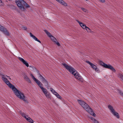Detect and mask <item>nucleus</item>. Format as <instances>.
<instances>
[{
    "label": "nucleus",
    "instance_id": "17",
    "mask_svg": "<svg viewBox=\"0 0 123 123\" xmlns=\"http://www.w3.org/2000/svg\"><path fill=\"white\" fill-rule=\"evenodd\" d=\"M108 107L109 109L111 111V112L112 113L113 112L115 111L114 109H113L112 106L110 105H109L108 106Z\"/></svg>",
    "mask_w": 123,
    "mask_h": 123
},
{
    "label": "nucleus",
    "instance_id": "13",
    "mask_svg": "<svg viewBox=\"0 0 123 123\" xmlns=\"http://www.w3.org/2000/svg\"><path fill=\"white\" fill-rule=\"evenodd\" d=\"M58 2L62 4V5L65 6H67V4L64 1L62 0H56Z\"/></svg>",
    "mask_w": 123,
    "mask_h": 123
},
{
    "label": "nucleus",
    "instance_id": "28",
    "mask_svg": "<svg viewBox=\"0 0 123 123\" xmlns=\"http://www.w3.org/2000/svg\"><path fill=\"white\" fill-rule=\"evenodd\" d=\"M81 10L82 11L85 12H87L88 10L86 9H85L83 8H81Z\"/></svg>",
    "mask_w": 123,
    "mask_h": 123
},
{
    "label": "nucleus",
    "instance_id": "14",
    "mask_svg": "<svg viewBox=\"0 0 123 123\" xmlns=\"http://www.w3.org/2000/svg\"><path fill=\"white\" fill-rule=\"evenodd\" d=\"M30 36L32 37L35 40L37 41L40 43H41V42L38 40L37 38L35 36L33 35L30 32Z\"/></svg>",
    "mask_w": 123,
    "mask_h": 123
},
{
    "label": "nucleus",
    "instance_id": "33",
    "mask_svg": "<svg viewBox=\"0 0 123 123\" xmlns=\"http://www.w3.org/2000/svg\"><path fill=\"white\" fill-rule=\"evenodd\" d=\"M37 72L38 75H39H39L41 74L39 73V71L38 70H37Z\"/></svg>",
    "mask_w": 123,
    "mask_h": 123
},
{
    "label": "nucleus",
    "instance_id": "23",
    "mask_svg": "<svg viewBox=\"0 0 123 123\" xmlns=\"http://www.w3.org/2000/svg\"><path fill=\"white\" fill-rule=\"evenodd\" d=\"M20 113L23 117H24L26 119L27 118L26 117V115L25 113H23L22 112H20Z\"/></svg>",
    "mask_w": 123,
    "mask_h": 123
},
{
    "label": "nucleus",
    "instance_id": "1",
    "mask_svg": "<svg viewBox=\"0 0 123 123\" xmlns=\"http://www.w3.org/2000/svg\"><path fill=\"white\" fill-rule=\"evenodd\" d=\"M8 86L11 88L17 97L20 99L23 100L25 102L27 101L25 99V96L19 90H18L8 80L5 83Z\"/></svg>",
    "mask_w": 123,
    "mask_h": 123
},
{
    "label": "nucleus",
    "instance_id": "21",
    "mask_svg": "<svg viewBox=\"0 0 123 123\" xmlns=\"http://www.w3.org/2000/svg\"><path fill=\"white\" fill-rule=\"evenodd\" d=\"M118 77L123 81V75L121 73H119L118 74Z\"/></svg>",
    "mask_w": 123,
    "mask_h": 123
},
{
    "label": "nucleus",
    "instance_id": "4",
    "mask_svg": "<svg viewBox=\"0 0 123 123\" xmlns=\"http://www.w3.org/2000/svg\"><path fill=\"white\" fill-rule=\"evenodd\" d=\"M15 2L18 7L23 11H25V8L24 7V6H25L26 8L30 7V6L23 0H16Z\"/></svg>",
    "mask_w": 123,
    "mask_h": 123
},
{
    "label": "nucleus",
    "instance_id": "29",
    "mask_svg": "<svg viewBox=\"0 0 123 123\" xmlns=\"http://www.w3.org/2000/svg\"><path fill=\"white\" fill-rule=\"evenodd\" d=\"M86 30L89 32L90 33L91 32V30L87 27Z\"/></svg>",
    "mask_w": 123,
    "mask_h": 123
},
{
    "label": "nucleus",
    "instance_id": "9",
    "mask_svg": "<svg viewBox=\"0 0 123 123\" xmlns=\"http://www.w3.org/2000/svg\"><path fill=\"white\" fill-rule=\"evenodd\" d=\"M42 91L48 98L49 99H51V96L46 88Z\"/></svg>",
    "mask_w": 123,
    "mask_h": 123
},
{
    "label": "nucleus",
    "instance_id": "36",
    "mask_svg": "<svg viewBox=\"0 0 123 123\" xmlns=\"http://www.w3.org/2000/svg\"><path fill=\"white\" fill-rule=\"evenodd\" d=\"M85 0L86 1H87L88 0Z\"/></svg>",
    "mask_w": 123,
    "mask_h": 123
},
{
    "label": "nucleus",
    "instance_id": "32",
    "mask_svg": "<svg viewBox=\"0 0 123 123\" xmlns=\"http://www.w3.org/2000/svg\"><path fill=\"white\" fill-rule=\"evenodd\" d=\"M56 96L57 97V98H58L59 99H62L61 97L58 94H57Z\"/></svg>",
    "mask_w": 123,
    "mask_h": 123
},
{
    "label": "nucleus",
    "instance_id": "25",
    "mask_svg": "<svg viewBox=\"0 0 123 123\" xmlns=\"http://www.w3.org/2000/svg\"><path fill=\"white\" fill-rule=\"evenodd\" d=\"M117 91L118 93L120 94L123 97V92H122L121 90L119 89H117Z\"/></svg>",
    "mask_w": 123,
    "mask_h": 123
},
{
    "label": "nucleus",
    "instance_id": "18",
    "mask_svg": "<svg viewBox=\"0 0 123 123\" xmlns=\"http://www.w3.org/2000/svg\"><path fill=\"white\" fill-rule=\"evenodd\" d=\"M112 113L114 116H116L117 118H119L118 114L117 112H115V111L113 112H112Z\"/></svg>",
    "mask_w": 123,
    "mask_h": 123
},
{
    "label": "nucleus",
    "instance_id": "6",
    "mask_svg": "<svg viewBox=\"0 0 123 123\" xmlns=\"http://www.w3.org/2000/svg\"><path fill=\"white\" fill-rule=\"evenodd\" d=\"M100 64L105 68L112 70L114 72H116L115 69L110 64L107 65L104 63L103 62L100 61Z\"/></svg>",
    "mask_w": 123,
    "mask_h": 123
},
{
    "label": "nucleus",
    "instance_id": "3",
    "mask_svg": "<svg viewBox=\"0 0 123 123\" xmlns=\"http://www.w3.org/2000/svg\"><path fill=\"white\" fill-rule=\"evenodd\" d=\"M63 65L68 70L74 75L76 78L80 81L81 80V77L72 67L65 63L63 64Z\"/></svg>",
    "mask_w": 123,
    "mask_h": 123
},
{
    "label": "nucleus",
    "instance_id": "24",
    "mask_svg": "<svg viewBox=\"0 0 123 123\" xmlns=\"http://www.w3.org/2000/svg\"><path fill=\"white\" fill-rule=\"evenodd\" d=\"M29 67L31 68V70L32 71H34L36 70V68L33 66H30Z\"/></svg>",
    "mask_w": 123,
    "mask_h": 123
},
{
    "label": "nucleus",
    "instance_id": "31",
    "mask_svg": "<svg viewBox=\"0 0 123 123\" xmlns=\"http://www.w3.org/2000/svg\"><path fill=\"white\" fill-rule=\"evenodd\" d=\"M22 28L25 30H26L27 29V27L24 25L22 26Z\"/></svg>",
    "mask_w": 123,
    "mask_h": 123
},
{
    "label": "nucleus",
    "instance_id": "16",
    "mask_svg": "<svg viewBox=\"0 0 123 123\" xmlns=\"http://www.w3.org/2000/svg\"><path fill=\"white\" fill-rule=\"evenodd\" d=\"M24 79L28 82H29L30 83H31V82L30 80L26 75H25L24 76Z\"/></svg>",
    "mask_w": 123,
    "mask_h": 123
},
{
    "label": "nucleus",
    "instance_id": "10",
    "mask_svg": "<svg viewBox=\"0 0 123 123\" xmlns=\"http://www.w3.org/2000/svg\"><path fill=\"white\" fill-rule=\"evenodd\" d=\"M18 58L21 62H22L27 67H28L29 66V64L27 62V61L24 60V59L23 58L20 57H18Z\"/></svg>",
    "mask_w": 123,
    "mask_h": 123
},
{
    "label": "nucleus",
    "instance_id": "8",
    "mask_svg": "<svg viewBox=\"0 0 123 123\" xmlns=\"http://www.w3.org/2000/svg\"><path fill=\"white\" fill-rule=\"evenodd\" d=\"M86 63L89 64L91 67L94 70H95L96 72H99L98 69L97 68V67L96 65L89 61H86Z\"/></svg>",
    "mask_w": 123,
    "mask_h": 123
},
{
    "label": "nucleus",
    "instance_id": "19",
    "mask_svg": "<svg viewBox=\"0 0 123 123\" xmlns=\"http://www.w3.org/2000/svg\"><path fill=\"white\" fill-rule=\"evenodd\" d=\"M90 118L94 123H99L97 120L93 118L92 117H91Z\"/></svg>",
    "mask_w": 123,
    "mask_h": 123
},
{
    "label": "nucleus",
    "instance_id": "30",
    "mask_svg": "<svg viewBox=\"0 0 123 123\" xmlns=\"http://www.w3.org/2000/svg\"><path fill=\"white\" fill-rule=\"evenodd\" d=\"M50 90L53 94H54L55 92V91L51 88H50Z\"/></svg>",
    "mask_w": 123,
    "mask_h": 123
},
{
    "label": "nucleus",
    "instance_id": "37",
    "mask_svg": "<svg viewBox=\"0 0 123 123\" xmlns=\"http://www.w3.org/2000/svg\"><path fill=\"white\" fill-rule=\"evenodd\" d=\"M9 1H10L11 0H8Z\"/></svg>",
    "mask_w": 123,
    "mask_h": 123
},
{
    "label": "nucleus",
    "instance_id": "26",
    "mask_svg": "<svg viewBox=\"0 0 123 123\" xmlns=\"http://www.w3.org/2000/svg\"><path fill=\"white\" fill-rule=\"evenodd\" d=\"M30 75L35 82L38 80L34 77V76L32 74H31Z\"/></svg>",
    "mask_w": 123,
    "mask_h": 123
},
{
    "label": "nucleus",
    "instance_id": "2",
    "mask_svg": "<svg viewBox=\"0 0 123 123\" xmlns=\"http://www.w3.org/2000/svg\"><path fill=\"white\" fill-rule=\"evenodd\" d=\"M77 100L80 105L88 113L92 116L94 117H96V115L93 111L92 109L87 104L81 100L78 99Z\"/></svg>",
    "mask_w": 123,
    "mask_h": 123
},
{
    "label": "nucleus",
    "instance_id": "12",
    "mask_svg": "<svg viewBox=\"0 0 123 123\" xmlns=\"http://www.w3.org/2000/svg\"><path fill=\"white\" fill-rule=\"evenodd\" d=\"M76 21L79 24L80 26L84 29H86L87 27L86 25L82 23L79 20H76Z\"/></svg>",
    "mask_w": 123,
    "mask_h": 123
},
{
    "label": "nucleus",
    "instance_id": "35",
    "mask_svg": "<svg viewBox=\"0 0 123 123\" xmlns=\"http://www.w3.org/2000/svg\"><path fill=\"white\" fill-rule=\"evenodd\" d=\"M6 77H8V78H9V79H10V80H11V78H10V76H8L6 75Z\"/></svg>",
    "mask_w": 123,
    "mask_h": 123
},
{
    "label": "nucleus",
    "instance_id": "27",
    "mask_svg": "<svg viewBox=\"0 0 123 123\" xmlns=\"http://www.w3.org/2000/svg\"><path fill=\"white\" fill-rule=\"evenodd\" d=\"M39 77L40 79L42 81L45 79L44 77L42 76L41 74H40L39 76Z\"/></svg>",
    "mask_w": 123,
    "mask_h": 123
},
{
    "label": "nucleus",
    "instance_id": "38",
    "mask_svg": "<svg viewBox=\"0 0 123 123\" xmlns=\"http://www.w3.org/2000/svg\"><path fill=\"white\" fill-rule=\"evenodd\" d=\"M0 1H1V0H0Z\"/></svg>",
    "mask_w": 123,
    "mask_h": 123
},
{
    "label": "nucleus",
    "instance_id": "7",
    "mask_svg": "<svg viewBox=\"0 0 123 123\" xmlns=\"http://www.w3.org/2000/svg\"><path fill=\"white\" fill-rule=\"evenodd\" d=\"M0 31L2 32L5 35L7 36L9 35V32L4 27L0 25Z\"/></svg>",
    "mask_w": 123,
    "mask_h": 123
},
{
    "label": "nucleus",
    "instance_id": "34",
    "mask_svg": "<svg viewBox=\"0 0 123 123\" xmlns=\"http://www.w3.org/2000/svg\"><path fill=\"white\" fill-rule=\"evenodd\" d=\"M58 94V93H57L56 92H55L53 94L56 96L57 94Z\"/></svg>",
    "mask_w": 123,
    "mask_h": 123
},
{
    "label": "nucleus",
    "instance_id": "22",
    "mask_svg": "<svg viewBox=\"0 0 123 123\" xmlns=\"http://www.w3.org/2000/svg\"><path fill=\"white\" fill-rule=\"evenodd\" d=\"M26 119L27 120V121H28L29 122L31 123H33V121L30 117H28Z\"/></svg>",
    "mask_w": 123,
    "mask_h": 123
},
{
    "label": "nucleus",
    "instance_id": "15",
    "mask_svg": "<svg viewBox=\"0 0 123 123\" xmlns=\"http://www.w3.org/2000/svg\"><path fill=\"white\" fill-rule=\"evenodd\" d=\"M42 82L45 84V85L46 87L48 89H49V84L48 81L44 79V80H43Z\"/></svg>",
    "mask_w": 123,
    "mask_h": 123
},
{
    "label": "nucleus",
    "instance_id": "11",
    "mask_svg": "<svg viewBox=\"0 0 123 123\" xmlns=\"http://www.w3.org/2000/svg\"><path fill=\"white\" fill-rule=\"evenodd\" d=\"M35 82L41 88L42 91L45 89L42 86L43 85V84L39 80H37Z\"/></svg>",
    "mask_w": 123,
    "mask_h": 123
},
{
    "label": "nucleus",
    "instance_id": "5",
    "mask_svg": "<svg viewBox=\"0 0 123 123\" xmlns=\"http://www.w3.org/2000/svg\"><path fill=\"white\" fill-rule=\"evenodd\" d=\"M44 31L46 34L55 43V44H56L58 46H60V44L58 42H57L56 39L50 32H48L46 30H45Z\"/></svg>",
    "mask_w": 123,
    "mask_h": 123
},
{
    "label": "nucleus",
    "instance_id": "20",
    "mask_svg": "<svg viewBox=\"0 0 123 123\" xmlns=\"http://www.w3.org/2000/svg\"><path fill=\"white\" fill-rule=\"evenodd\" d=\"M1 75L2 76V78L5 83L8 80L5 77V75L3 74H1Z\"/></svg>",
    "mask_w": 123,
    "mask_h": 123
}]
</instances>
